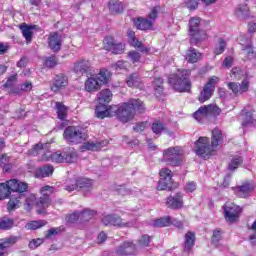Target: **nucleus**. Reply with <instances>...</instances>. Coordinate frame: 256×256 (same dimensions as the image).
Listing matches in <instances>:
<instances>
[{
    "mask_svg": "<svg viewBox=\"0 0 256 256\" xmlns=\"http://www.w3.org/2000/svg\"><path fill=\"white\" fill-rule=\"evenodd\" d=\"M147 111L145 102L139 98H130L127 102L119 105H110L108 110H99L98 119L105 117H116L120 123H129L135 119L137 113L143 114Z\"/></svg>",
    "mask_w": 256,
    "mask_h": 256,
    "instance_id": "f257e3e1",
    "label": "nucleus"
},
{
    "mask_svg": "<svg viewBox=\"0 0 256 256\" xmlns=\"http://www.w3.org/2000/svg\"><path fill=\"white\" fill-rule=\"evenodd\" d=\"M221 143H223V131L219 128H214L211 131V139L200 136L194 143L195 153L198 157H202V159H209L217 151Z\"/></svg>",
    "mask_w": 256,
    "mask_h": 256,
    "instance_id": "f03ea898",
    "label": "nucleus"
},
{
    "mask_svg": "<svg viewBox=\"0 0 256 256\" xmlns=\"http://www.w3.org/2000/svg\"><path fill=\"white\" fill-rule=\"evenodd\" d=\"M191 69L179 68L177 72L168 75L167 83L176 93H191Z\"/></svg>",
    "mask_w": 256,
    "mask_h": 256,
    "instance_id": "7ed1b4c3",
    "label": "nucleus"
},
{
    "mask_svg": "<svg viewBox=\"0 0 256 256\" xmlns=\"http://www.w3.org/2000/svg\"><path fill=\"white\" fill-rule=\"evenodd\" d=\"M8 185L10 186L11 193H15L10 197L7 204V210L11 212L15 211V209H19L21 199L25 198V194L29 191V184L19 179H10L8 180Z\"/></svg>",
    "mask_w": 256,
    "mask_h": 256,
    "instance_id": "20e7f679",
    "label": "nucleus"
},
{
    "mask_svg": "<svg viewBox=\"0 0 256 256\" xmlns=\"http://www.w3.org/2000/svg\"><path fill=\"white\" fill-rule=\"evenodd\" d=\"M87 130L81 126H67L63 132V139L66 140L68 145H81L87 141Z\"/></svg>",
    "mask_w": 256,
    "mask_h": 256,
    "instance_id": "39448f33",
    "label": "nucleus"
},
{
    "mask_svg": "<svg viewBox=\"0 0 256 256\" xmlns=\"http://www.w3.org/2000/svg\"><path fill=\"white\" fill-rule=\"evenodd\" d=\"M159 11H161V6L157 5L151 8L147 18H135L133 24L136 29H139L140 31H153L155 29V21H157V18L159 17Z\"/></svg>",
    "mask_w": 256,
    "mask_h": 256,
    "instance_id": "423d86ee",
    "label": "nucleus"
},
{
    "mask_svg": "<svg viewBox=\"0 0 256 256\" xmlns=\"http://www.w3.org/2000/svg\"><path fill=\"white\" fill-rule=\"evenodd\" d=\"M185 151L181 146H171L163 150V161L171 167H181L185 161Z\"/></svg>",
    "mask_w": 256,
    "mask_h": 256,
    "instance_id": "0eeeda50",
    "label": "nucleus"
},
{
    "mask_svg": "<svg viewBox=\"0 0 256 256\" xmlns=\"http://www.w3.org/2000/svg\"><path fill=\"white\" fill-rule=\"evenodd\" d=\"M201 19L199 17H191L189 19V37L190 43L193 45H197L199 43H203V41H207L209 39V35L207 31L201 30Z\"/></svg>",
    "mask_w": 256,
    "mask_h": 256,
    "instance_id": "6e6552de",
    "label": "nucleus"
},
{
    "mask_svg": "<svg viewBox=\"0 0 256 256\" xmlns=\"http://www.w3.org/2000/svg\"><path fill=\"white\" fill-rule=\"evenodd\" d=\"M53 193H55V187L53 186L46 185L40 189L41 196L37 198L35 202L36 212L38 215L47 213V209H49V206L53 203V200L51 199Z\"/></svg>",
    "mask_w": 256,
    "mask_h": 256,
    "instance_id": "1a4fd4ad",
    "label": "nucleus"
},
{
    "mask_svg": "<svg viewBox=\"0 0 256 256\" xmlns=\"http://www.w3.org/2000/svg\"><path fill=\"white\" fill-rule=\"evenodd\" d=\"M209 115H212V117H219V115H221V108L216 104L204 105L194 112L192 117L198 121V123H203V119H207Z\"/></svg>",
    "mask_w": 256,
    "mask_h": 256,
    "instance_id": "9d476101",
    "label": "nucleus"
},
{
    "mask_svg": "<svg viewBox=\"0 0 256 256\" xmlns=\"http://www.w3.org/2000/svg\"><path fill=\"white\" fill-rule=\"evenodd\" d=\"M220 79L217 76H212L208 78L207 83L204 84L202 90L197 96V101L199 103H205L213 97V93H215V86L219 83Z\"/></svg>",
    "mask_w": 256,
    "mask_h": 256,
    "instance_id": "9b49d317",
    "label": "nucleus"
},
{
    "mask_svg": "<svg viewBox=\"0 0 256 256\" xmlns=\"http://www.w3.org/2000/svg\"><path fill=\"white\" fill-rule=\"evenodd\" d=\"M103 47L105 51H110L113 55H123L126 46L118 42L112 35H108L103 39Z\"/></svg>",
    "mask_w": 256,
    "mask_h": 256,
    "instance_id": "f8f14e48",
    "label": "nucleus"
},
{
    "mask_svg": "<svg viewBox=\"0 0 256 256\" xmlns=\"http://www.w3.org/2000/svg\"><path fill=\"white\" fill-rule=\"evenodd\" d=\"M113 101V92L109 89H103L98 93V105L95 109L96 117L99 118V111H109L107 103Z\"/></svg>",
    "mask_w": 256,
    "mask_h": 256,
    "instance_id": "ddd939ff",
    "label": "nucleus"
},
{
    "mask_svg": "<svg viewBox=\"0 0 256 256\" xmlns=\"http://www.w3.org/2000/svg\"><path fill=\"white\" fill-rule=\"evenodd\" d=\"M241 215V207L233 202H226L224 206V216L229 223H235Z\"/></svg>",
    "mask_w": 256,
    "mask_h": 256,
    "instance_id": "4468645a",
    "label": "nucleus"
},
{
    "mask_svg": "<svg viewBox=\"0 0 256 256\" xmlns=\"http://www.w3.org/2000/svg\"><path fill=\"white\" fill-rule=\"evenodd\" d=\"M118 256H137V244L133 240H126L116 248Z\"/></svg>",
    "mask_w": 256,
    "mask_h": 256,
    "instance_id": "2eb2a0df",
    "label": "nucleus"
},
{
    "mask_svg": "<svg viewBox=\"0 0 256 256\" xmlns=\"http://www.w3.org/2000/svg\"><path fill=\"white\" fill-rule=\"evenodd\" d=\"M159 175H160V180L158 181L157 190L167 191L173 179V172L169 168H162L159 171Z\"/></svg>",
    "mask_w": 256,
    "mask_h": 256,
    "instance_id": "dca6fc26",
    "label": "nucleus"
},
{
    "mask_svg": "<svg viewBox=\"0 0 256 256\" xmlns=\"http://www.w3.org/2000/svg\"><path fill=\"white\" fill-rule=\"evenodd\" d=\"M183 192L179 191L175 195H170L166 198V206L168 209H173L177 211L185 207V200L183 199Z\"/></svg>",
    "mask_w": 256,
    "mask_h": 256,
    "instance_id": "f3484780",
    "label": "nucleus"
},
{
    "mask_svg": "<svg viewBox=\"0 0 256 256\" xmlns=\"http://www.w3.org/2000/svg\"><path fill=\"white\" fill-rule=\"evenodd\" d=\"M73 71L76 75H91L93 64L87 59H80L74 63Z\"/></svg>",
    "mask_w": 256,
    "mask_h": 256,
    "instance_id": "a211bd4d",
    "label": "nucleus"
},
{
    "mask_svg": "<svg viewBox=\"0 0 256 256\" xmlns=\"http://www.w3.org/2000/svg\"><path fill=\"white\" fill-rule=\"evenodd\" d=\"M69 85V78L67 75L60 73L54 76L51 81L50 90L53 93H59L62 89H65Z\"/></svg>",
    "mask_w": 256,
    "mask_h": 256,
    "instance_id": "6ab92c4d",
    "label": "nucleus"
},
{
    "mask_svg": "<svg viewBox=\"0 0 256 256\" xmlns=\"http://www.w3.org/2000/svg\"><path fill=\"white\" fill-rule=\"evenodd\" d=\"M105 227H129V222H123V218L117 214H108L102 218Z\"/></svg>",
    "mask_w": 256,
    "mask_h": 256,
    "instance_id": "aec40b11",
    "label": "nucleus"
},
{
    "mask_svg": "<svg viewBox=\"0 0 256 256\" xmlns=\"http://www.w3.org/2000/svg\"><path fill=\"white\" fill-rule=\"evenodd\" d=\"M237 197L240 199H247L251 195L252 191H255V186L250 182H244L240 186H236L233 188Z\"/></svg>",
    "mask_w": 256,
    "mask_h": 256,
    "instance_id": "412c9836",
    "label": "nucleus"
},
{
    "mask_svg": "<svg viewBox=\"0 0 256 256\" xmlns=\"http://www.w3.org/2000/svg\"><path fill=\"white\" fill-rule=\"evenodd\" d=\"M102 84L97 79V76L92 75L85 80L84 89L88 93H95L101 89Z\"/></svg>",
    "mask_w": 256,
    "mask_h": 256,
    "instance_id": "4be33fe9",
    "label": "nucleus"
},
{
    "mask_svg": "<svg viewBox=\"0 0 256 256\" xmlns=\"http://www.w3.org/2000/svg\"><path fill=\"white\" fill-rule=\"evenodd\" d=\"M184 252L185 253H191V249L195 247V241H197V238L195 236V232L188 231L184 236Z\"/></svg>",
    "mask_w": 256,
    "mask_h": 256,
    "instance_id": "5701e85b",
    "label": "nucleus"
},
{
    "mask_svg": "<svg viewBox=\"0 0 256 256\" xmlns=\"http://www.w3.org/2000/svg\"><path fill=\"white\" fill-rule=\"evenodd\" d=\"M61 43H63V40H61V36H59V33L54 32L50 34L48 38V45L52 51H61Z\"/></svg>",
    "mask_w": 256,
    "mask_h": 256,
    "instance_id": "b1692460",
    "label": "nucleus"
},
{
    "mask_svg": "<svg viewBox=\"0 0 256 256\" xmlns=\"http://www.w3.org/2000/svg\"><path fill=\"white\" fill-rule=\"evenodd\" d=\"M108 9L111 15H121V13L125 11V6L123 5V2L119 0H110L108 2Z\"/></svg>",
    "mask_w": 256,
    "mask_h": 256,
    "instance_id": "393cba45",
    "label": "nucleus"
},
{
    "mask_svg": "<svg viewBox=\"0 0 256 256\" xmlns=\"http://www.w3.org/2000/svg\"><path fill=\"white\" fill-rule=\"evenodd\" d=\"M201 59H203V54L197 49L190 47L186 51V61L188 63H198L199 61H201Z\"/></svg>",
    "mask_w": 256,
    "mask_h": 256,
    "instance_id": "a878e982",
    "label": "nucleus"
},
{
    "mask_svg": "<svg viewBox=\"0 0 256 256\" xmlns=\"http://www.w3.org/2000/svg\"><path fill=\"white\" fill-rule=\"evenodd\" d=\"M78 191L86 190L91 191L93 189V180L85 177H78L76 178Z\"/></svg>",
    "mask_w": 256,
    "mask_h": 256,
    "instance_id": "bb28decb",
    "label": "nucleus"
},
{
    "mask_svg": "<svg viewBox=\"0 0 256 256\" xmlns=\"http://www.w3.org/2000/svg\"><path fill=\"white\" fill-rule=\"evenodd\" d=\"M126 85H128L129 87H134L135 89L141 87V78L139 77V73L134 72L132 74H129L126 77Z\"/></svg>",
    "mask_w": 256,
    "mask_h": 256,
    "instance_id": "cd10ccee",
    "label": "nucleus"
},
{
    "mask_svg": "<svg viewBox=\"0 0 256 256\" xmlns=\"http://www.w3.org/2000/svg\"><path fill=\"white\" fill-rule=\"evenodd\" d=\"M15 227V219L3 216L0 218V230L9 231Z\"/></svg>",
    "mask_w": 256,
    "mask_h": 256,
    "instance_id": "c85d7f7f",
    "label": "nucleus"
},
{
    "mask_svg": "<svg viewBox=\"0 0 256 256\" xmlns=\"http://www.w3.org/2000/svg\"><path fill=\"white\" fill-rule=\"evenodd\" d=\"M11 196V186H9V180L0 183V201H3V199H9Z\"/></svg>",
    "mask_w": 256,
    "mask_h": 256,
    "instance_id": "c756f323",
    "label": "nucleus"
},
{
    "mask_svg": "<svg viewBox=\"0 0 256 256\" xmlns=\"http://www.w3.org/2000/svg\"><path fill=\"white\" fill-rule=\"evenodd\" d=\"M20 31H22L26 43H31L33 41V26L27 24L20 25Z\"/></svg>",
    "mask_w": 256,
    "mask_h": 256,
    "instance_id": "7c9ffc66",
    "label": "nucleus"
},
{
    "mask_svg": "<svg viewBox=\"0 0 256 256\" xmlns=\"http://www.w3.org/2000/svg\"><path fill=\"white\" fill-rule=\"evenodd\" d=\"M69 108L63 104V102H56V113L60 121H65L67 119V112Z\"/></svg>",
    "mask_w": 256,
    "mask_h": 256,
    "instance_id": "2f4dec72",
    "label": "nucleus"
},
{
    "mask_svg": "<svg viewBox=\"0 0 256 256\" xmlns=\"http://www.w3.org/2000/svg\"><path fill=\"white\" fill-rule=\"evenodd\" d=\"M103 142H84L81 146L82 151H101Z\"/></svg>",
    "mask_w": 256,
    "mask_h": 256,
    "instance_id": "473e14b6",
    "label": "nucleus"
},
{
    "mask_svg": "<svg viewBox=\"0 0 256 256\" xmlns=\"http://www.w3.org/2000/svg\"><path fill=\"white\" fill-rule=\"evenodd\" d=\"M79 155L77 151L69 148L67 151H64V163H77Z\"/></svg>",
    "mask_w": 256,
    "mask_h": 256,
    "instance_id": "72a5a7b5",
    "label": "nucleus"
},
{
    "mask_svg": "<svg viewBox=\"0 0 256 256\" xmlns=\"http://www.w3.org/2000/svg\"><path fill=\"white\" fill-rule=\"evenodd\" d=\"M55 171V169L53 168V166L51 165H46V166H42L40 168L37 169L36 171V175L37 177H51V175H53V172Z\"/></svg>",
    "mask_w": 256,
    "mask_h": 256,
    "instance_id": "f704fd0d",
    "label": "nucleus"
},
{
    "mask_svg": "<svg viewBox=\"0 0 256 256\" xmlns=\"http://www.w3.org/2000/svg\"><path fill=\"white\" fill-rule=\"evenodd\" d=\"M32 89H33V83L27 81L20 84L18 88H14L12 90V93H14V95H21L22 92L29 93V91H31Z\"/></svg>",
    "mask_w": 256,
    "mask_h": 256,
    "instance_id": "c9c22d12",
    "label": "nucleus"
},
{
    "mask_svg": "<svg viewBox=\"0 0 256 256\" xmlns=\"http://www.w3.org/2000/svg\"><path fill=\"white\" fill-rule=\"evenodd\" d=\"M101 85H107L109 83V77H111V72L109 70L102 68L97 75H95Z\"/></svg>",
    "mask_w": 256,
    "mask_h": 256,
    "instance_id": "e433bc0d",
    "label": "nucleus"
},
{
    "mask_svg": "<svg viewBox=\"0 0 256 256\" xmlns=\"http://www.w3.org/2000/svg\"><path fill=\"white\" fill-rule=\"evenodd\" d=\"M127 36H128V43H130L131 47H134V48L143 47V42L137 39V36L135 35V31L129 30L127 32Z\"/></svg>",
    "mask_w": 256,
    "mask_h": 256,
    "instance_id": "4c0bfd02",
    "label": "nucleus"
},
{
    "mask_svg": "<svg viewBox=\"0 0 256 256\" xmlns=\"http://www.w3.org/2000/svg\"><path fill=\"white\" fill-rule=\"evenodd\" d=\"M151 129L155 135H161L163 131H167V125L165 123L161 122V120H155L152 123Z\"/></svg>",
    "mask_w": 256,
    "mask_h": 256,
    "instance_id": "58836bf2",
    "label": "nucleus"
},
{
    "mask_svg": "<svg viewBox=\"0 0 256 256\" xmlns=\"http://www.w3.org/2000/svg\"><path fill=\"white\" fill-rule=\"evenodd\" d=\"M20 239L21 237L19 236H9L7 238L2 239L0 245L4 249H9V247H13V245H15Z\"/></svg>",
    "mask_w": 256,
    "mask_h": 256,
    "instance_id": "ea45409f",
    "label": "nucleus"
},
{
    "mask_svg": "<svg viewBox=\"0 0 256 256\" xmlns=\"http://www.w3.org/2000/svg\"><path fill=\"white\" fill-rule=\"evenodd\" d=\"M241 165H243V157L236 155L228 164V171H235V169H239Z\"/></svg>",
    "mask_w": 256,
    "mask_h": 256,
    "instance_id": "a19ab883",
    "label": "nucleus"
},
{
    "mask_svg": "<svg viewBox=\"0 0 256 256\" xmlns=\"http://www.w3.org/2000/svg\"><path fill=\"white\" fill-rule=\"evenodd\" d=\"M227 48V42L223 38L218 39V45L214 47L213 53L215 57L217 55H223L225 53V49Z\"/></svg>",
    "mask_w": 256,
    "mask_h": 256,
    "instance_id": "79ce46f5",
    "label": "nucleus"
},
{
    "mask_svg": "<svg viewBox=\"0 0 256 256\" xmlns=\"http://www.w3.org/2000/svg\"><path fill=\"white\" fill-rule=\"evenodd\" d=\"M45 225H47L46 220H34V221L28 222L26 227L31 231H37V229H41V227H45Z\"/></svg>",
    "mask_w": 256,
    "mask_h": 256,
    "instance_id": "37998d69",
    "label": "nucleus"
},
{
    "mask_svg": "<svg viewBox=\"0 0 256 256\" xmlns=\"http://www.w3.org/2000/svg\"><path fill=\"white\" fill-rule=\"evenodd\" d=\"M94 215H97V211L84 209L82 212H80V221L82 222L91 221Z\"/></svg>",
    "mask_w": 256,
    "mask_h": 256,
    "instance_id": "c03bdc74",
    "label": "nucleus"
},
{
    "mask_svg": "<svg viewBox=\"0 0 256 256\" xmlns=\"http://www.w3.org/2000/svg\"><path fill=\"white\" fill-rule=\"evenodd\" d=\"M221 239H223V231L217 228L213 231V234L211 237L212 245H214V247H219V241H221Z\"/></svg>",
    "mask_w": 256,
    "mask_h": 256,
    "instance_id": "a18cd8bd",
    "label": "nucleus"
},
{
    "mask_svg": "<svg viewBox=\"0 0 256 256\" xmlns=\"http://www.w3.org/2000/svg\"><path fill=\"white\" fill-rule=\"evenodd\" d=\"M255 113V110L252 111H246L242 110V115H245L244 120L242 122V127H247V125H251V123H253V121H255L253 119V114Z\"/></svg>",
    "mask_w": 256,
    "mask_h": 256,
    "instance_id": "49530a36",
    "label": "nucleus"
},
{
    "mask_svg": "<svg viewBox=\"0 0 256 256\" xmlns=\"http://www.w3.org/2000/svg\"><path fill=\"white\" fill-rule=\"evenodd\" d=\"M154 227H169V225H171V217L166 216V217H162V218H158L156 220H154L153 223Z\"/></svg>",
    "mask_w": 256,
    "mask_h": 256,
    "instance_id": "de8ad7c7",
    "label": "nucleus"
},
{
    "mask_svg": "<svg viewBox=\"0 0 256 256\" xmlns=\"http://www.w3.org/2000/svg\"><path fill=\"white\" fill-rule=\"evenodd\" d=\"M151 241H153V237L149 234H144L139 237L137 243L139 247H149V245H151Z\"/></svg>",
    "mask_w": 256,
    "mask_h": 256,
    "instance_id": "09e8293b",
    "label": "nucleus"
},
{
    "mask_svg": "<svg viewBox=\"0 0 256 256\" xmlns=\"http://www.w3.org/2000/svg\"><path fill=\"white\" fill-rule=\"evenodd\" d=\"M50 159L53 163H65V152L56 151L50 155Z\"/></svg>",
    "mask_w": 256,
    "mask_h": 256,
    "instance_id": "8fccbe9b",
    "label": "nucleus"
},
{
    "mask_svg": "<svg viewBox=\"0 0 256 256\" xmlns=\"http://www.w3.org/2000/svg\"><path fill=\"white\" fill-rule=\"evenodd\" d=\"M64 189H65V191H68V193H72V191H79L78 184H77V178L67 180L65 183Z\"/></svg>",
    "mask_w": 256,
    "mask_h": 256,
    "instance_id": "3c124183",
    "label": "nucleus"
},
{
    "mask_svg": "<svg viewBox=\"0 0 256 256\" xmlns=\"http://www.w3.org/2000/svg\"><path fill=\"white\" fill-rule=\"evenodd\" d=\"M57 65V56L55 55L46 57L44 60V67H47L48 69H53L54 67H57Z\"/></svg>",
    "mask_w": 256,
    "mask_h": 256,
    "instance_id": "603ef678",
    "label": "nucleus"
},
{
    "mask_svg": "<svg viewBox=\"0 0 256 256\" xmlns=\"http://www.w3.org/2000/svg\"><path fill=\"white\" fill-rule=\"evenodd\" d=\"M17 82V75H11L8 77L6 83L3 84L4 89H11L15 86V83Z\"/></svg>",
    "mask_w": 256,
    "mask_h": 256,
    "instance_id": "864d4df0",
    "label": "nucleus"
},
{
    "mask_svg": "<svg viewBox=\"0 0 256 256\" xmlns=\"http://www.w3.org/2000/svg\"><path fill=\"white\" fill-rule=\"evenodd\" d=\"M128 57L132 61V63H139V61H141V53L135 50L128 52Z\"/></svg>",
    "mask_w": 256,
    "mask_h": 256,
    "instance_id": "5fc2aeb1",
    "label": "nucleus"
},
{
    "mask_svg": "<svg viewBox=\"0 0 256 256\" xmlns=\"http://www.w3.org/2000/svg\"><path fill=\"white\" fill-rule=\"evenodd\" d=\"M127 67H129V62H127L125 60H118L114 64V68L116 69V71H123V70L127 69Z\"/></svg>",
    "mask_w": 256,
    "mask_h": 256,
    "instance_id": "6e6d98bb",
    "label": "nucleus"
},
{
    "mask_svg": "<svg viewBox=\"0 0 256 256\" xmlns=\"http://www.w3.org/2000/svg\"><path fill=\"white\" fill-rule=\"evenodd\" d=\"M227 87L230 89V91H232V93H234V95H239V93H241L240 84L236 82H229Z\"/></svg>",
    "mask_w": 256,
    "mask_h": 256,
    "instance_id": "4d7b16f0",
    "label": "nucleus"
},
{
    "mask_svg": "<svg viewBox=\"0 0 256 256\" xmlns=\"http://www.w3.org/2000/svg\"><path fill=\"white\" fill-rule=\"evenodd\" d=\"M68 223H75V221H81V212H74L66 217Z\"/></svg>",
    "mask_w": 256,
    "mask_h": 256,
    "instance_id": "13d9d810",
    "label": "nucleus"
},
{
    "mask_svg": "<svg viewBox=\"0 0 256 256\" xmlns=\"http://www.w3.org/2000/svg\"><path fill=\"white\" fill-rule=\"evenodd\" d=\"M35 203H37V196L35 194H30L26 198L25 205H27L28 209H31V207H33V205L35 206Z\"/></svg>",
    "mask_w": 256,
    "mask_h": 256,
    "instance_id": "bf43d9fd",
    "label": "nucleus"
},
{
    "mask_svg": "<svg viewBox=\"0 0 256 256\" xmlns=\"http://www.w3.org/2000/svg\"><path fill=\"white\" fill-rule=\"evenodd\" d=\"M249 13V6L247 4H240L236 8L237 15H247Z\"/></svg>",
    "mask_w": 256,
    "mask_h": 256,
    "instance_id": "052dcab7",
    "label": "nucleus"
},
{
    "mask_svg": "<svg viewBox=\"0 0 256 256\" xmlns=\"http://www.w3.org/2000/svg\"><path fill=\"white\" fill-rule=\"evenodd\" d=\"M223 69H231L233 67V58L232 56H226L222 62Z\"/></svg>",
    "mask_w": 256,
    "mask_h": 256,
    "instance_id": "680f3d73",
    "label": "nucleus"
},
{
    "mask_svg": "<svg viewBox=\"0 0 256 256\" xmlns=\"http://www.w3.org/2000/svg\"><path fill=\"white\" fill-rule=\"evenodd\" d=\"M186 7L189 9V11H195L199 7V1L197 0H188L186 2Z\"/></svg>",
    "mask_w": 256,
    "mask_h": 256,
    "instance_id": "e2e57ef3",
    "label": "nucleus"
},
{
    "mask_svg": "<svg viewBox=\"0 0 256 256\" xmlns=\"http://www.w3.org/2000/svg\"><path fill=\"white\" fill-rule=\"evenodd\" d=\"M40 245H43V239L41 238L33 239L29 242L30 249H37Z\"/></svg>",
    "mask_w": 256,
    "mask_h": 256,
    "instance_id": "0e129e2a",
    "label": "nucleus"
},
{
    "mask_svg": "<svg viewBox=\"0 0 256 256\" xmlns=\"http://www.w3.org/2000/svg\"><path fill=\"white\" fill-rule=\"evenodd\" d=\"M197 190V182L189 181L186 184V193H193V191Z\"/></svg>",
    "mask_w": 256,
    "mask_h": 256,
    "instance_id": "69168bd1",
    "label": "nucleus"
},
{
    "mask_svg": "<svg viewBox=\"0 0 256 256\" xmlns=\"http://www.w3.org/2000/svg\"><path fill=\"white\" fill-rule=\"evenodd\" d=\"M163 84L164 80L162 77H155L154 80L152 81L153 88L164 87Z\"/></svg>",
    "mask_w": 256,
    "mask_h": 256,
    "instance_id": "338daca9",
    "label": "nucleus"
},
{
    "mask_svg": "<svg viewBox=\"0 0 256 256\" xmlns=\"http://www.w3.org/2000/svg\"><path fill=\"white\" fill-rule=\"evenodd\" d=\"M249 91V81L243 80L240 84V93H247Z\"/></svg>",
    "mask_w": 256,
    "mask_h": 256,
    "instance_id": "774afa93",
    "label": "nucleus"
}]
</instances>
